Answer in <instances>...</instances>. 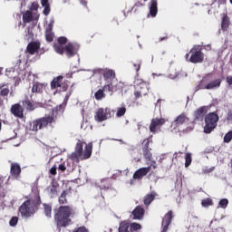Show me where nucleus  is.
<instances>
[{"instance_id":"1","label":"nucleus","mask_w":232,"mask_h":232,"mask_svg":"<svg viewBox=\"0 0 232 232\" xmlns=\"http://www.w3.org/2000/svg\"><path fill=\"white\" fill-rule=\"evenodd\" d=\"M93 150V143L90 142L85 145L84 150H82V141L78 140L75 147V151L72 153L71 159L72 160H86L92 157Z\"/></svg>"},{"instance_id":"2","label":"nucleus","mask_w":232,"mask_h":232,"mask_svg":"<svg viewBox=\"0 0 232 232\" xmlns=\"http://www.w3.org/2000/svg\"><path fill=\"white\" fill-rule=\"evenodd\" d=\"M39 198H30L24 201L19 208L22 218H30L35 215V209L39 206Z\"/></svg>"},{"instance_id":"3","label":"nucleus","mask_w":232,"mask_h":232,"mask_svg":"<svg viewBox=\"0 0 232 232\" xmlns=\"http://www.w3.org/2000/svg\"><path fill=\"white\" fill-rule=\"evenodd\" d=\"M55 122V119L53 118V115H45L44 117L36 119L29 123L28 130L30 131H35L37 132L38 130H44V128H48L50 126L53 125Z\"/></svg>"},{"instance_id":"4","label":"nucleus","mask_w":232,"mask_h":232,"mask_svg":"<svg viewBox=\"0 0 232 232\" xmlns=\"http://www.w3.org/2000/svg\"><path fill=\"white\" fill-rule=\"evenodd\" d=\"M70 215H72V211L69 207H60L54 216L55 220H57V226L63 227L68 226L72 222Z\"/></svg>"},{"instance_id":"5","label":"nucleus","mask_w":232,"mask_h":232,"mask_svg":"<svg viewBox=\"0 0 232 232\" xmlns=\"http://www.w3.org/2000/svg\"><path fill=\"white\" fill-rule=\"evenodd\" d=\"M218 115L215 112H210L205 117L204 133H211L218 124Z\"/></svg>"},{"instance_id":"6","label":"nucleus","mask_w":232,"mask_h":232,"mask_svg":"<svg viewBox=\"0 0 232 232\" xmlns=\"http://www.w3.org/2000/svg\"><path fill=\"white\" fill-rule=\"evenodd\" d=\"M202 46L200 45H195L189 52L191 53L189 57V63H192L193 64H198V63H202L204 61V53L201 51Z\"/></svg>"},{"instance_id":"7","label":"nucleus","mask_w":232,"mask_h":232,"mask_svg":"<svg viewBox=\"0 0 232 232\" xmlns=\"http://www.w3.org/2000/svg\"><path fill=\"white\" fill-rule=\"evenodd\" d=\"M134 83H135L136 90H138L134 92L136 99H139L140 95H148V90H149L148 82L142 80H136Z\"/></svg>"},{"instance_id":"8","label":"nucleus","mask_w":232,"mask_h":232,"mask_svg":"<svg viewBox=\"0 0 232 232\" xmlns=\"http://www.w3.org/2000/svg\"><path fill=\"white\" fill-rule=\"evenodd\" d=\"M94 119L98 122H103V121H108V119H111V109L110 108L98 109L94 116Z\"/></svg>"},{"instance_id":"9","label":"nucleus","mask_w":232,"mask_h":232,"mask_svg":"<svg viewBox=\"0 0 232 232\" xmlns=\"http://www.w3.org/2000/svg\"><path fill=\"white\" fill-rule=\"evenodd\" d=\"M165 123H166V120L164 118L152 119L150 125V133H158V131H160L161 126H163V124Z\"/></svg>"},{"instance_id":"10","label":"nucleus","mask_w":232,"mask_h":232,"mask_svg":"<svg viewBox=\"0 0 232 232\" xmlns=\"http://www.w3.org/2000/svg\"><path fill=\"white\" fill-rule=\"evenodd\" d=\"M63 52H65L67 57H73V55H77L79 52V44L76 43H69L63 47Z\"/></svg>"},{"instance_id":"11","label":"nucleus","mask_w":232,"mask_h":232,"mask_svg":"<svg viewBox=\"0 0 232 232\" xmlns=\"http://www.w3.org/2000/svg\"><path fill=\"white\" fill-rule=\"evenodd\" d=\"M68 39L64 36L58 38V43L54 44L53 48L56 53H59L60 55H63L64 53V44H66Z\"/></svg>"},{"instance_id":"12","label":"nucleus","mask_w":232,"mask_h":232,"mask_svg":"<svg viewBox=\"0 0 232 232\" xmlns=\"http://www.w3.org/2000/svg\"><path fill=\"white\" fill-rule=\"evenodd\" d=\"M11 113L18 119H23L24 117V109L19 103H15L11 107Z\"/></svg>"},{"instance_id":"13","label":"nucleus","mask_w":232,"mask_h":232,"mask_svg":"<svg viewBox=\"0 0 232 232\" xmlns=\"http://www.w3.org/2000/svg\"><path fill=\"white\" fill-rule=\"evenodd\" d=\"M95 73H103L104 79L109 81L115 79V71L111 69H96Z\"/></svg>"},{"instance_id":"14","label":"nucleus","mask_w":232,"mask_h":232,"mask_svg":"<svg viewBox=\"0 0 232 232\" xmlns=\"http://www.w3.org/2000/svg\"><path fill=\"white\" fill-rule=\"evenodd\" d=\"M53 18L50 19V23L47 25L46 29H45V39L46 41H48V43H52V41H53V32L52 30H53Z\"/></svg>"},{"instance_id":"15","label":"nucleus","mask_w":232,"mask_h":232,"mask_svg":"<svg viewBox=\"0 0 232 232\" xmlns=\"http://www.w3.org/2000/svg\"><path fill=\"white\" fill-rule=\"evenodd\" d=\"M150 171H151V167H144V168L139 169L133 174L134 180H139L140 179H142V177H146V175H148Z\"/></svg>"},{"instance_id":"16","label":"nucleus","mask_w":232,"mask_h":232,"mask_svg":"<svg viewBox=\"0 0 232 232\" xmlns=\"http://www.w3.org/2000/svg\"><path fill=\"white\" fill-rule=\"evenodd\" d=\"M171 220H173V211H169L162 220L163 230L161 232H168V227H169V224H171Z\"/></svg>"},{"instance_id":"17","label":"nucleus","mask_w":232,"mask_h":232,"mask_svg":"<svg viewBox=\"0 0 232 232\" xmlns=\"http://www.w3.org/2000/svg\"><path fill=\"white\" fill-rule=\"evenodd\" d=\"M184 122H188V117H186L184 114H181L174 120L172 126L174 127V130H177L178 128L179 131H180V126H182Z\"/></svg>"},{"instance_id":"18","label":"nucleus","mask_w":232,"mask_h":232,"mask_svg":"<svg viewBox=\"0 0 232 232\" xmlns=\"http://www.w3.org/2000/svg\"><path fill=\"white\" fill-rule=\"evenodd\" d=\"M39 48H41V44L38 42H31L27 45V53L30 55H35L37 52H39Z\"/></svg>"},{"instance_id":"19","label":"nucleus","mask_w":232,"mask_h":232,"mask_svg":"<svg viewBox=\"0 0 232 232\" xmlns=\"http://www.w3.org/2000/svg\"><path fill=\"white\" fill-rule=\"evenodd\" d=\"M46 86H48V84L46 83H42V82H35L33 85L32 88V93H43L44 92H46Z\"/></svg>"},{"instance_id":"20","label":"nucleus","mask_w":232,"mask_h":232,"mask_svg":"<svg viewBox=\"0 0 232 232\" xmlns=\"http://www.w3.org/2000/svg\"><path fill=\"white\" fill-rule=\"evenodd\" d=\"M169 79H180V77H188V73L180 70V68L174 69L169 74Z\"/></svg>"},{"instance_id":"21","label":"nucleus","mask_w":232,"mask_h":232,"mask_svg":"<svg viewBox=\"0 0 232 232\" xmlns=\"http://www.w3.org/2000/svg\"><path fill=\"white\" fill-rule=\"evenodd\" d=\"M222 84V80L217 79L208 82L205 87H201V90H216V88H220Z\"/></svg>"},{"instance_id":"22","label":"nucleus","mask_w":232,"mask_h":232,"mask_svg":"<svg viewBox=\"0 0 232 232\" xmlns=\"http://www.w3.org/2000/svg\"><path fill=\"white\" fill-rule=\"evenodd\" d=\"M157 0H150L149 4L150 13L149 15L152 17H157V14H159V8L157 7Z\"/></svg>"},{"instance_id":"23","label":"nucleus","mask_w":232,"mask_h":232,"mask_svg":"<svg viewBox=\"0 0 232 232\" xmlns=\"http://www.w3.org/2000/svg\"><path fill=\"white\" fill-rule=\"evenodd\" d=\"M132 215L134 217V220H142L144 217V208L141 207H136V208L132 211Z\"/></svg>"},{"instance_id":"24","label":"nucleus","mask_w":232,"mask_h":232,"mask_svg":"<svg viewBox=\"0 0 232 232\" xmlns=\"http://www.w3.org/2000/svg\"><path fill=\"white\" fill-rule=\"evenodd\" d=\"M11 175L14 177V179H19V175H21V166H19V164H11Z\"/></svg>"},{"instance_id":"25","label":"nucleus","mask_w":232,"mask_h":232,"mask_svg":"<svg viewBox=\"0 0 232 232\" xmlns=\"http://www.w3.org/2000/svg\"><path fill=\"white\" fill-rule=\"evenodd\" d=\"M63 86V76L54 78L51 82V88L53 90H59Z\"/></svg>"},{"instance_id":"26","label":"nucleus","mask_w":232,"mask_h":232,"mask_svg":"<svg viewBox=\"0 0 232 232\" xmlns=\"http://www.w3.org/2000/svg\"><path fill=\"white\" fill-rule=\"evenodd\" d=\"M119 232H130V223L128 221L120 223Z\"/></svg>"},{"instance_id":"27","label":"nucleus","mask_w":232,"mask_h":232,"mask_svg":"<svg viewBox=\"0 0 232 232\" xmlns=\"http://www.w3.org/2000/svg\"><path fill=\"white\" fill-rule=\"evenodd\" d=\"M154 198H155V193H151V194L145 196L143 198V202H144L145 206H150L151 204V202H153Z\"/></svg>"},{"instance_id":"28","label":"nucleus","mask_w":232,"mask_h":232,"mask_svg":"<svg viewBox=\"0 0 232 232\" xmlns=\"http://www.w3.org/2000/svg\"><path fill=\"white\" fill-rule=\"evenodd\" d=\"M32 19H34V15L32 14V12L26 11V12L23 14V22H24V24H26V23H31Z\"/></svg>"},{"instance_id":"29","label":"nucleus","mask_w":232,"mask_h":232,"mask_svg":"<svg viewBox=\"0 0 232 232\" xmlns=\"http://www.w3.org/2000/svg\"><path fill=\"white\" fill-rule=\"evenodd\" d=\"M47 192L52 198H53V197H57V187H55V185L49 186L47 188Z\"/></svg>"},{"instance_id":"30","label":"nucleus","mask_w":232,"mask_h":232,"mask_svg":"<svg viewBox=\"0 0 232 232\" xmlns=\"http://www.w3.org/2000/svg\"><path fill=\"white\" fill-rule=\"evenodd\" d=\"M207 110L206 107H200L198 109V111L195 112V116L197 119H202L204 117V114L206 113Z\"/></svg>"},{"instance_id":"31","label":"nucleus","mask_w":232,"mask_h":232,"mask_svg":"<svg viewBox=\"0 0 232 232\" xmlns=\"http://www.w3.org/2000/svg\"><path fill=\"white\" fill-rule=\"evenodd\" d=\"M142 229V226L139 223H131L130 226V232H137L140 231Z\"/></svg>"},{"instance_id":"32","label":"nucleus","mask_w":232,"mask_h":232,"mask_svg":"<svg viewBox=\"0 0 232 232\" xmlns=\"http://www.w3.org/2000/svg\"><path fill=\"white\" fill-rule=\"evenodd\" d=\"M221 28L224 31L227 30V28H229V18L227 16H224L222 18Z\"/></svg>"},{"instance_id":"33","label":"nucleus","mask_w":232,"mask_h":232,"mask_svg":"<svg viewBox=\"0 0 232 232\" xmlns=\"http://www.w3.org/2000/svg\"><path fill=\"white\" fill-rule=\"evenodd\" d=\"M44 209L45 216L50 218V217H52V206L48 204H44Z\"/></svg>"},{"instance_id":"34","label":"nucleus","mask_w":232,"mask_h":232,"mask_svg":"<svg viewBox=\"0 0 232 232\" xmlns=\"http://www.w3.org/2000/svg\"><path fill=\"white\" fill-rule=\"evenodd\" d=\"M191 162H192L191 153L188 152L185 155V168H189V166H191Z\"/></svg>"},{"instance_id":"35","label":"nucleus","mask_w":232,"mask_h":232,"mask_svg":"<svg viewBox=\"0 0 232 232\" xmlns=\"http://www.w3.org/2000/svg\"><path fill=\"white\" fill-rule=\"evenodd\" d=\"M95 100L101 101L102 99H104V91L102 89L98 90L95 93Z\"/></svg>"},{"instance_id":"36","label":"nucleus","mask_w":232,"mask_h":232,"mask_svg":"<svg viewBox=\"0 0 232 232\" xmlns=\"http://www.w3.org/2000/svg\"><path fill=\"white\" fill-rule=\"evenodd\" d=\"M201 205L203 208H209V206H213V200L209 198H205L201 201Z\"/></svg>"},{"instance_id":"37","label":"nucleus","mask_w":232,"mask_h":232,"mask_svg":"<svg viewBox=\"0 0 232 232\" xmlns=\"http://www.w3.org/2000/svg\"><path fill=\"white\" fill-rule=\"evenodd\" d=\"M126 113V107H119L117 109L116 117H123Z\"/></svg>"},{"instance_id":"38","label":"nucleus","mask_w":232,"mask_h":232,"mask_svg":"<svg viewBox=\"0 0 232 232\" xmlns=\"http://www.w3.org/2000/svg\"><path fill=\"white\" fill-rule=\"evenodd\" d=\"M143 155L145 158L148 159V160H151V150L149 148L143 149Z\"/></svg>"},{"instance_id":"39","label":"nucleus","mask_w":232,"mask_h":232,"mask_svg":"<svg viewBox=\"0 0 232 232\" xmlns=\"http://www.w3.org/2000/svg\"><path fill=\"white\" fill-rule=\"evenodd\" d=\"M18 222H19V218L13 217L9 221V226H11V227H15V226H17Z\"/></svg>"},{"instance_id":"40","label":"nucleus","mask_w":232,"mask_h":232,"mask_svg":"<svg viewBox=\"0 0 232 232\" xmlns=\"http://www.w3.org/2000/svg\"><path fill=\"white\" fill-rule=\"evenodd\" d=\"M227 204H229V200L227 198H223L219 201L220 208H223V209H226L227 208Z\"/></svg>"},{"instance_id":"41","label":"nucleus","mask_w":232,"mask_h":232,"mask_svg":"<svg viewBox=\"0 0 232 232\" xmlns=\"http://www.w3.org/2000/svg\"><path fill=\"white\" fill-rule=\"evenodd\" d=\"M232 140V130L228 131L224 137V142H231Z\"/></svg>"},{"instance_id":"42","label":"nucleus","mask_w":232,"mask_h":232,"mask_svg":"<svg viewBox=\"0 0 232 232\" xmlns=\"http://www.w3.org/2000/svg\"><path fill=\"white\" fill-rule=\"evenodd\" d=\"M60 204H66V191H63L59 198Z\"/></svg>"},{"instance_id":"43","label":"nucleus","mask_w":232,"mask_h":232,"mask_svg":"<svg viewBox=\"0 0 232 232\" xmlns=\"http://www.w3.org/2000/svg\"><path fill=\"white\" fill-rule=\"evenodd\" d=\"M8 93H10V90L8 88L2 89L0 92V95H2L3 97H6Z\"/></svg>"},{"instance_id":"44","label":"nucleus","mask_w":232,"mask_h":232,"mask_svg":"<svg viewBox=\"0 0 232 232\" xmlns=\"http://www.w3.org/2000/svg\"><path fill=\"white\" fill-rule=\"evenodd\" d=\"M25 75H27V78L29 79V81H32V77H33V81H35V74L32 73V72H25Z\"/></svg>"},{"instance_id":"45","label":"nucleus","mask_w":232,"mask_h":232,"mask_svg":"<svg viewBox=\"0 0 232 232\" xmlns=\"http://www.w3.org/2000/svg\"><path fill=\"white\" fill-rule=\"evenodd\" d=\"M25 106L30 111H34V105L32 104V102L25 101Z\"/></svg>"},{"instance_id":"46","label":"nucleus","mask_w":232,"mask_h":232,"mask_svg":"<svg viewBox=\"0 0 232 232\" xmlns=\"http://www.w3.org/2000/svg\"><path fill=\"white\" fill-rule=\"evenodd\" d=\"M66 90H68V83H66V82L63 83L62 82V86H61V88L58 91H60V92H66Z\"/></svg>"},{"instance_id":"47","label":"nucleus","mask_w":232,"mask_h":232,"mask_svg":"<svg viewBox=\"0 0 232 232\" xmlns=\"http://www.w3.org/2000/svg\"><path fill=\"white\" fill-rule=\"evenodd\" d=\"M39 8V4H37L36 2H34L31 4V6H30V10H37Z\"/></svg>"},{"instance_id":"48","label":"nucleus","mask_w":232,"mask_h":232,"mask_svg":"<svg viewBox=\"0 0 232 232\" xmlns=\"http://www.w3.org/2000/svg\"><path fill=\"white\" fill-rule=\"evenodd\" d=\"M44 15H50V5L44 6Z\"/></svg>"},{"instance_id":"49","label":"nucleus","mask_w":232,"mask_h":232,"mask_svg":"<svg viewBox=\"0 0 232 232\" xmlns=\"http://www.w3.org/2000/svg\"><path fill=\"white\" fill-rule=\"evenodd\" d=\"M111 90H113V89H111V85L106 84V85H104L102 91H103V92H111Z\"/></svg>"},{"instance_id":"50","label":"nucleus","mask_w":232,"mask_h":232,"mask_svg":"<svg viewBox=\"0 0 232 232\" xmlns=\"http://www.w3.org/2000/svg\"><path fill=\"white\" fill-rule=\"evenodd\" d=\"M73 232H88V229H86V227H78Z\"/></svg>"},{"instance_id":"51","label":"nucleus","mask_w":232,"mask_h":232,"mask_svg":"<svg viewBox=\"0 0 232 232\" xmlns=\"http://www.w3.org/2000/svg\"><path fill=\"white\" fill-rule=\"evenodd\" d=\"M49 0H41V5L43 7L44 6H50V4L48 3Z\"/></svg>"},{"instance_id":"52","label":"nucleus","mask_w":232,"mask_h":232,"mask_svg":"<svg viewBox=\"0 0 232 232\" xmlns=\"http://www.w3.org/2000/svg\"><path fill=\"white\" fill-rule=\"evenodd\" d=\"M26 1L27 0H17V2L19 3L21 8H23V6L26 5Z\"/></svg>"},{"instance_id":"53","label":"nucleus","mask_w":232,"mask_h":232,"mask_svg":"<svg viewBox=\"0 0 232 232\" xmlns=\"http://www.w3.org/2000/svg\"><path fill=\"white\" fill-rule=\"evenodd\" d=\"M227 121L232 122V111H229L227 116Z\"/></svg>"},{"instance_id":"54","label":"nucleus","mask_w":232,"mask_h":232,"mask_svg":"<svg viewBox=\"0 0 232 232\" xmlns=\"http://www.w3.org/2000/svg\"><path fill=\"white\" fill-rule=\"evenodd\" d=\"M50 173H51V175H56V174H57V168L53 167V168L50 169Z\"/></svg>"},{"instance_id":"55","label":"nucleus","mask_w":232,"mask_h":232,"mask_svg":"<svg viewBox=\"0 0 232 232\" xmlns=\"http://www.w3.org/2000/svg\"><path fill=\"white\" fill-rule=\"evenodd\" d=\"M80 4L82 5V6H84V8L88 6V2L86 0H80Z\"/></svg>"},{"instance_id":"56","label":"nucleus","mask_w":232,"mask_h":232,"mask_svg":"<svg viewBox=\"0 0 232 232\" xmlns=\"http://www.w3.org/2000/svg\"><path fill=\"white\" fill-rule=\"evenodd\" d=\"M58 169H60L61 171H66V167L63 164H60Z\"/></svg>"},{"instance_id":"57","label":"nucleus","mask_w":232,"mask_h":232,"mask_svg":"<svg viewBox=\"0 0 232 232\" xmlns=\"http://www.w3.org/2000/svg\"><path fill=\"white\" fill-rule=\"evenodd\" d=\"M133 66H134L136 72H139L140 70V63H138V64L134 63Z\"/></svg>"},{"instance_id":"58","label":"nucleus","mask_w":232,"mask_h":232,"mask_svg":"<svg viewBox=\"0 0 232 232\" xmlns=\"http://www.w3.org/2000/svg\"><path fill=\"white\" fill-rule=\"evenodd\" d=\"M227 84H229V85L232 84V76H227Z\"/></svg>"},{"instance_id":"59","label":"nucleus","mask_w":232,"mask_h":232,"mask_svg":"<svg viewBox=\"0 0 232 232\" xmlns=\"http://www.w3.org/2000/svg\"><path fill=\"white\" fill-rule=\"evenodd\" d=\"M149 168H153V169H157V165L155 162H153V164H151L150 166H149Z\"/></svg>"},{"instance_id":"60","label":"nucleus","mask_w":232,"mask_h":232,"mask_svg":"<svg viewBox=\"0 0 232 232\" xmlns=\"http://www.w3.org/2000/svg\"><path fill=\"white\" fill-rule=\"evenodd\" d=\"M185 59L189 63V53L185 55Z\"/></svg>"},{"instance_id":"61","label":"nucleus","mask_w":232,"mask_h":232,"mask_svg":"<svg viewBox=\"0 0 232 232\" xmlns=\"http://www.w3.org/2000/svg\"><path fill=\"white\" fill-rule=\"evenodd\" d=\"M10 72H12V71H8V69L6 70L5 75H6L7 77H10Z\"/></svg>"},{"instance_id":"62","label":"nucleus","mask_w":232,"mask_h":232,"mask_svg":"<svg viewBox=\"0 0 232 232\" xmlns=\"http://www.w3.org/2000/svg\"><path fill=\"white\" fill-rule=\"evenodd\" d=\"M71 77H72V73H67V74H66V78H67V79H71Z\"/></svg>"},{"instance_id":"63","label":"nucleus","mask_w":232,"mask_h":232,"mask_svg":"<svg viewBox=\"0 0 232 232\" xmlns=\"http://www.w3.org/2000/svg\"><path fill=\"white\" fill-rule=\"evenodd\" d=\"M3 73V67H0V75Z\"/></svg>"},{"instance_id":"64","label":"nucleus","mask_w":232,"mask_h":232,"mask_svg":"<svg viewBox=\"0 0 232 232\" xmlns=\"http://www.w3.org/2000/svg\"><path fill=\"white\" fill-rule=\"evenodd\" d=\"M138 130H140V123H138Z\"/></svg>"}]
</instances>
